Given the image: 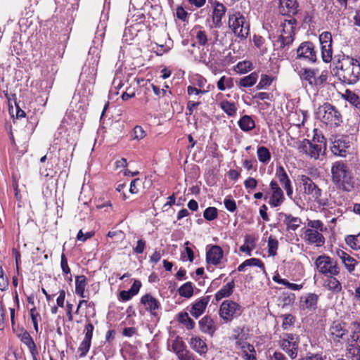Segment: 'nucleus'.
Masks as SVG:
<instances>
[{
    "mask_svg": "<svg viewBox=\"0 0 360 360\" xmlns=\"http://www.w3.org/2000/svg\"><path fill=\"white\" fill-rule=\"evenodd\" d=\"M280 215H283L285 217L283 222L286 225L287 231H295L302 223L300 218L293 217L290 214L281 212Z\"/></svg>",
    "mask_w": 360,
    "mask_h": 360,
    "instance_id": "obj_26",
    "label": "nucleus"
},
{
    "mask_svg": "<svg viewBox=\"0 0 360 360\" xmlns=\"http://www.w3.org/2000/svg\"><path fill=\"white\" fill-rule=\"evenodd\" d=\"M295 25L296 20L294 18L284 20L281 23V27H282V31L278 39V42L280 43L281 48H285L292 43L294 40Z\"/></svg>",
    "mask_w": 360,
    "mask_h": 360,
    "instance_id": "obj_11",
    "label": "nucleus"
},
{
    "mask_svg": "<svg viewBox=\"0 0 360 360\" xmlns=\"http://www.w3.org/2000/svg\"><path fill=\"white\" fill-rule=\"evenodd\" d=\"M172 350L176 353V356H178L179 359L182 358L184 356H185L186 354L190 352L188 351L186 348V345L184 342L182 341V340L177 337L172 344Z\"/></svg>",
    "mask_w": 360,
    "mask_h": 360,
    "instance_id": "obj_28",
    "label": "nucleus"
},
{
    "mask_svg": "<svg viewBox=\"0 0 360 360\" xmlns=\"http://www.w3.org/2000/svg\"><path fill=\"white\" fill-rule=\"evenodd\" d=\"M308 226L310 229L317 230L322 232L323 231V224L320 220H311L308 222Z\"/></svg>",
    "mask_w": 360,
    "mask_h": 360,
    "instance_id": "obj_58",
    "label": "nucleus"
},
{
    "mask_svg": "<svg viewBox=\"0 0 360 360\" xmlns=\"http://www.w3.org/2000/svg\"><path fill=\"white\" fill-rule=\"evenodd\" d=\"M190 347L200 355H205L207 352L205 342L200 337H192L189 341Z\"/></svg>",
    "mask_w": 360,
    "mask_h": 360,
    "instance_id": "obj_22",
    "label": "nucleus"
},
{
    "mask_svg": "<svg viewBox=\"0 0 360 360\" xmlns=\"http://www.w3.org/2000/svg\"><path fill=\"white\" fill-rule=\"evenodd\" d=\"M269 186H270L272 193H271V195L269 200V204L272 207H278L285 200V196H284L283 191L279 187L278 183L274 180H272L270 182Z\"/></svg>",
    "mask_w": 360,
    "mask_h": 360,
    "instance_id": "obj_13",
    "label": "nucleus"
},
{
    "mask_svg": "<svg viewBox=\"0 0 360 360\" xmlns=\"http://www.w3.org/2000/svg\"><path fill=\"white\" fill-rule=\"evenodd\" d=\"M146 248V242L143 240H139L136 246L134 248L133 251L136 254H141L143 252Z\"/></svg>",
    "mask_w": 360,
    "mask_h": 360,
    "instance_id": "obj_63",
    "label": "nucleus"
},
{
    "mask_svg": "<svg viewBox=\"0 0 360 360\" xmlns=\"http://www.w3.org/2000/svg\"><path fill=\"white\" fill-rule=\"evenodd\" d=\"M238 125L244 131H249L255 127V121L249 115L243 116L238 121Z\"/></svg>",
    "mask_w": 360,
    "mask_h": 360,
    "instance_id": "obj_33",
    "label": "nucleus"
},
{
    "mask_svg": "<svg viewBox=\"0 0 360 360\" xmlns=\"http://www.w3.org/2000/svg\"><path fill=\"white\" fill-rule=\"evenodd\" d=\"M210 300V296L202 297L192 306L190 314L195 319L201 316L205 310Z\"/></svg>",
    "mask_w": 360,
    "mask_h": 360,
    "instance_id": "obj_16",
    "label": "nucleus"
},
{
    "mask_svg": "<svg viewBox=\"0 0 360 360\" xmlns=\"http://www.w3.org/2000/svg\"><path fill=\"white\" fill-rule=\"evenodd\" d=\"M220 107L229 116H234L236 113L237 108L233 102L223 101L220 103Z\"/></svg>",
    "mask_w": 360,
    "mask_h": 360,
    "instance_id": "obj_38",
    "label": "nucleus"
},
{
    "mask_svg": "<svg viewBox=\"0 0 360 360\" xmlns=\"http://www.w3.org/2000/svg\"><path fill=\"white\" fill-rule=\"evenodd\" d=\"M217 209L214 207H209L204 211L203 217L208 221H212L217 217Z\"/></svg>",
    "mask_w": 360,
    "mask_h": 360,
    "instance_id": "obj_49",
    "label": "nucleus"
},
{
    "mask_svg": "<svg viewBox=\"0 0 360 360\" xmlns=\"http://www.w3.org/2000/svg\"><path fill=\"white\" fill-rule=\"evenodd\" d=\"M94 234V233L92 231L86 232L85 234H84L82 231L79 230L77 235V239L79 241L84 242L87 239L91 238Z\"/></svg>",
    "mask_w": 360,
    "mask_h": 360,
    "instance_id": "obj_62",
    "label": "nucleus"
},
{
    "mask_svg": "<svg viewBox=\"0 0 360 360\" xmlns=\"http://www.w3.org/2000/svg\"><path fill=\"white\" fill-rule=\"evenodd\" d=\"M60 267L62 269L63 272L65 274H70V269L68 264V259H67L65 254H63V253L61 255Z\"/></svg>",
    "mask_w": 360,
    "mask_h": 360,
    "instance_id": "obj_59",
    "label": "nucleus"
},
{
    "mask_svg": "<svg viewBox=\"0 0 360 360\" xmlns=\"http://www.w3.org/2000/svg\"><path fill=\"white\" fill-rule=\"evenodd\" d=\"M30 316L32 319V321L34 326V330L36 333L39 331L38 322L41 320V317L37 311L35 307H33L30 309Z\"/></svg>",
    "mask_w": 360,
    "mask_h": 360,
    "instance_id": "obj_51",
    "label": "nucleus"
},
{
    "mask_svg": "<svg viewBox=\"0 0 360 360\" xmlns=\"http://www.w3.org/2000/svg\"><path fill=\"white\" fill-rule=\"evenodd\" d=\"M223 257V250L218 245H213L207 252L206 261L209 264L217 265L220 263Z\"/></svg>",
    "mask_w": 360,
    "mask_h": 360,
    "instance_id": "obj_17",
    "label": "nucleus"
},
{
    "mask_svg": "<svg viewBox=\"0 0 360 360\" xmlns=\"http://www.w3.org/2000/svg\"><path fill=\"white\" fill-rule=\"evenodd\" d=\"M338 255L344 264L345 268L349 273H352L357 264L356 260L343 250L338 252Z\"/></svg>",
    "mask_w": 360,
    "mask_h": 360,
    "instance_id": "obj_23",
    "label": "nucleus"
},
{
    "mask_svg": "<svg viewBox=\"0 0 360 360\" xmlns=\"http://www.w3.org/2000/svg\"><path fill=\"white\" fill-rule=\"evenodd\" d=\"M276 176L278 178L279 182L281 185L285 186V185H288L291 183L285 170L282 166H280L276 172Z\"/></svg>",
    "mask_w": 360,
    "mask_h": 360,
    "instance_id": "obj_40",
    "label": "nucleus"
},
{
    "mask_svg": "<svg viewBox=\"0 0 360 360\" xmlns=\"http://www.w3.org/2000/svg\"><path fill=\"white\" fill-rule=\"evenodd\" d=\"M94 329V327L91 322L89 321L88 323H86L84 330V339H86V340H88L91 341Z\"/></svg>",
    "mask_w": 360,
    "mask_h": 360,
    "instance_id": "obj_56",
    "label": "nucleus"
},
{
    "mask_svg": "<svg viewBox=\"0 0 360 360\" xmlns=\"http://www.w3.org/2000/svg\"><path fill=\"white\" fill-rule=\"evenodd\" d=\"M300 360H326V356H322L321 354H316L310 356H306Z\"/></svg>",
    "mask_w": 360,
    "mask_h": 360,
    "instance_id": "obj_64",
    "label": "nucleus"
},
{
    "mask_svg": "<svg viewBox=\"0 0 360 360\" xmlns=\"http://www.w3.org/2000/svg\"><path fill=\"white\" fill-rule=\"evenodd\" d=\"M236 347L240 349L245 360H256L255 350L253 345L243 341H236Z\"/></svg>",
    "mask_w": 360,
    "mask_h": 360,
    "instance_id": "obj_18",
    "label": "nucleus"
},
{
    "mask_svg": "<svg viewBox=\"0 0 360 360\" xmlns=\"http://www.w3.org/2000/svg\"><path fill=\"white\" fill-rule=\"evenodd\" d=\"M323 286L334 293H338L342 290V285L335 276H327L323 281Z\"/></svg>",
    "mask_w": 360,
    "mask_h": 360,
    "instance_id": "obj_27",
    "label": "nucleus"
},
{
    "mask_svg": "<svg viewBox=\"0 0 360 360\" xmlns=\"http://www.w3.org/2000/svg\"><path fill=\"white\" fill-rule=\"evenodd\" d=\"M321 45L332 44V35L328 32H323L319 36Z\"/></svg>",
    "mask_w": 360,
    "mask_h": 360,
    "instance_id": "obj_53",
    "label": "nucleus"
},
{
    "mask_svg": "<svg viewBox=\"0 0 360 360\" xmlns=\"http://www.w3.org/2000/svg\"><path fill=\"white\" fill-rule=\"evenodd\" d=\"M226 12L225 6L220 3H217L212 12V22L216 27L221 26V19Z\"/></svg>",
    "mask_w": 360,
    "mask_h": 360,
    "instance_id": "obj_25",
    "label": "nucleus"
},
{
    "mask_svg": "<svg viewBox=\"0 0 360 360\" xmlns=\"http://www.w3.org/2000/svg\"><path fill=\"white\" fill-rule=\"evenodd\" d=\"M346 243L353 250H360V233L356 235H349L345 238Z\"/></svg>",
    "mask_w": 360,
    "mask_h": 360,
    "instance_id": "obj_35",
    "label": "nucleus"
},
{
    "mask_svg": "<svg viewBox=\"0 0 360 360\" xmlns=\"http://www.w3.org/2000/svg\"><path fill=\"white\" fill-rule=\"evenodd\" d=\"M179 293L181 297L190 298L193 295V287L191 282H187L179 289Z\"/></svg>",
    "mask_w": 360,
    "mask_h": 360,
    "instance_id": "obj_39",
    "label": "nucleus"
},
{
    "mask_svg": "<svg viewBox=\"0 0 360 360\" xmlns=\"http://www.w3.org/2000/svg\"><path fill=\"white\" fill-rule=\"evenodd\" d=\"M17 336L28 347L32 357H34L37 354V349L30 333L27 330L22 329L20 333L17 334Z\"/></svg>",
    "mask_w": 360,
    "mask_h": 360,
    "instance_id": "obj_19",
    "label": "nucleus"
},
{
    "mask_svg": "<svg viewBox=\"0 0 360 360\" xmlns=\"http://www.w3.org/2000/svg\"><path fill=\"white\" fill-rule=\"evenodd\" d=\"M321 57L324 62L328 63L332 59V54H333V50H332V44L328 45H321Z\"/></svg>",
    "mask_w": 360,
    "mask_h": 360,
    "instance_id": "obj_43",
    "label": "nucleus"
},
{
    "mask_svg": "<svg viewBox=\"0 0 360 360\" xmlns=\"http://www.w3.org/2000/svg\"><path fill=\"white\" fill-rule=\"evenodd\" d=\"M349 148V143L343 139H335L330 148L332 153L336 156L345 158L347 156V149Z\"/></svg>",
    "mask_w": 360,
    "mask_h": 360,
    "instance_id": "obj_15",
    "label": "nucleus"
},
{
    "mask_svg": "<svg viewBox=\"0 0 360 360\" xmlns=\"http://www.w3.org/2000/svg\"><path fill=\"white\" fill-rule=\"evenodd\" d=\"M258 79V73L253 72L250 75L240 79L238 86L240 87H251L255 85Z\"/></svg>",
    "mask_w": 360,
    "mask_h": 360,
    "instance_id": "obj_32",
    "label": "nucleus"
},
{
    "mask_svg": "<svg viewBox=\"0 0 360 360\" xmlns=\"http://www.w3.org/2000/svg\"><path fill=\"white\" fill-rule=\"evenodd\" d=\"M235 283L233 281L229 282L226 285H224L219 291L215 294V299L217 301H219L223 298L229 297L233 292Z\"/></svg>",
    "mask_w": 360,
    "mask_h": 360,
    "instance_id": "obj_29",
    "label": "nucleus"
},
{
    "mask_svg": "<svg viewBox=\"0 0 360 360\" xmlns=\"http://www.w3.org/2000/svg\"><path fill=\"white\" fill-rule=\"evenodd\" d=\"M285 6L290 13H297L298 7V3L297 0H286Z\"/></svg>",
    "mask_w": 360,
    "mask_h": 360,
    "instance_id": "obj_55",
    "label": "nucleus"
},
{
    "mask_svg": "<svg viewBox=\"0 0 360 360\" xmlns=\"http://www.w3.org/2000/svg\"><path fill=\"white\" fill-rule=\"evenodd\" d=\"M268 253L269 256L274 257L277 254L278 248V241L276 238H273L271 236L268 238Z\"/></svg>",
    "mask_w": 360,
    "mask_h": 360,
    "instance_id": "obj_42",
    "label": "nucleus"
},
{
    "mask_svg": "<svg viewBox=\"0 0 360 360\" xmlns=\"http://www.w3.org/2000/svg\"><path fill=\"white\" fill-rule=\"evenodd\" d=\"M331 181L338 189L349 192L354 188L352 171L343 160L335 161L331 165Z\"/></svg>",
    "mask_w": 360,
    "mask_h": 360,
    "instance_id": "obj_1",
    "label": "nucleus"
},
{
    "mask_svg": "<svg viewBox=\"0 0 360 360\" xmlns=\"http://www.w3.org/2000/svg\"><path fill=\"white\" fill-rule=\"evenodd\" d=\"M348 357L352 360H360V345H351L348 349Z\"/></svg>",
    "mask_w": 360,
    "mask_h": 360,
    "instance_id": "obj_48",
    "label": "nucleus"
},
{
    "mask_svg": "<svg viewBox=\"0 0 360 360\" xmlns=\"http://www.w3.org/2000/svg\"><path fill=\"white\" fill-rule=\"evenodd\" d=\"M141 303L144 305L146 309L152 314H155V311L160 307V302L150 294H146L142 296Z\"/></svg>",
    "mask_w": 360,
    "mask_h": 360,
    "instance_id": "obj_21",
    "label": "nucleus"
},
{
    "mask_svg": "<svg viewBox=\"0 0 360 360\" xmlns=\"http://www.w3.org/2000/svg\"><path fill=\"white\" fill-rule=\"evenodd\" d=\"M297 58L311 63L316 62V54L313 44L309 41L302 43L297 49Z\"/></svg>",
    "mask_w": 360,
    "mask_h": 360,
    "instance_id": "obj_12",
    "label": "nucleus"
},
{
    "mask_svg": "<svg viewBox=\"0 0 360 360\" xmlns=\"http://www.w3.org/2000/svg\"><path fill=\"white\" fill-rule=\"evenodd\" d=\"M146 136V132L141 126H136L133 130L134 139L141 140Z\"/></svg>",
    "mask_w": 360,
    "mask_h": 360,
    "instance_id": "obj_57",
    "label": "nucleus"
},
{
    "mask_svg": "<svg viewBox=\"0 0 360 360\" xmlns=\"http://www.w3.org/2000/svg\"><path fill=\"white\" fill-rule=\"evenodd\" d=\"M319 115L323 122L329 125L338 126L342 122V116L337 108L331 104L324 103L319 109Z\"/></svg>",
    "mask_w": 360,
    "mask_h": 360,
    "instance_id": "obj_8",
    "label": "nucleus"
},
{
    "mask_svg": "<svg viewBox=\"0 0 360 360\" xmlns=\"http://www.w3.org/2000/svg\"><path fill=\"white\" fill-rule=\"evenodd\" d=\"M295 70L297 72L301 80L306 81L311 86H321L327 80V74L322 72L319 74V70L316 68H296Z\"/></svg>",
    "mask_w": 360,
    "mask_h": 360,
    "instance_id": "obj_5",
    "label": "nucleus"
},
{
    "mask_svg": "<svg viewBox=\"0 0 360 360\" xmlns=\"http://www.w3.org/2000/svg\"><path fill=\"white\" fill-rule=\"evenodd\" d=\"M299 180L303 187L304 193L308 195L310 200L319 204L321 203L323 193L321 188L308 176L301 175Z\"/></svg>",
    "mask_w": 360,
    "mask_h": 360,
    "instance_id": "obj_9",
    "label": "nucleus"
},
{
    "mask_svg": "<svg viewBox=\"0 0 360 360\" xmlns=\"http://www.w3.org/2000/svg\"><path fill=\"white\" fill-rule=\"evenodd\" d=\"M319 296L315 293H308L301 297L300 306L303 309L314 311L317 308Z\"/></svg>",
    "mask_w": 360,
    "mask_h": 360,
    "instance_id": "obj_20",
    "label": "nucleus"
},
{
    "mask_svg": "<svg viewBox=\"0 0 360 360\" xmlns=\"http://www.w3.org/2000/svg\"><path fill=\"white\" fill-rule=\"evenodd\" d=\"M229 26L234 34L245 39L250 34V23L240 12H233L229 15Z\"/></svg>",
    "mask_w": 360,
    "mask_h": 360,
    "instance_id": "obj_3",
    "label": "nucleus"
},
{
    "mask_svg": "<svg viewBox=\"0 0 360 360\" xmlns=\"http://www.w3.org/2000/svg\"><path fill=\"white\" fill-rule=\"evenodd\" d=\"M337 75L344 83L354 84L360 79V63L349 56H343L337 65Z\"/></svg>",
    "mask_w": 360,
    "mask_h": 360,
    "instance_id": "obj_2",
    "label": "nucleus"
},
{
    "mask_svg": "<svg viewBox=\"0 0 360 360\" xmlns=\"http://www.w3.org/2000/svg\"><path fill=\"white\" fill-rule=\"evenodd\" d=\"M314 264L318 271L326 276H337L340 273L337 262L329 256L325 255L319 256Z\"/></svg>",
    "mask_w": 360,
    "mask_h": 360,
    "instance_id": "obj_7",
    "label": "nucleus"
},
{
    "mask_svg": "<svg viewBox=\"0 0 360 360\" xmlns=\"http://www.w3.org/2000/svg\"><path fill=\"white\" fill-rule=\"evenodd\" d=\"M178 321L188 330L193 329L195 326V322L189 317L187 312L179 313L178 315Z\"/></svg>",
    "mask_w": 360,
    "mask_h": 360,
    "instance_id": "obj_36",
    "label": "nucleus"
},
{
    "mask_svg": "<svg viewBox=\"0 0 360 360\" xmlns=\"http://www.w3.org/2000/svg\"><path fill=\"white\" fill-rule=\"evenodd\" d=\"M245 262V264L247 265V266H255L259 267L263 271H264V269H265L264 263L259 259L250 258V259H246Z\"/></svg>",
    "mask_w": 360,
    "mask_h": 360,
    "instance_id": "obj_54",
    "label": "nucleus"
},
{
    "mask_svg": "<svg viewBox=\"0 0 360 360\" xmlns=\"http://www.w3.org/2000/svg\"><path fill=\"white\" fill-rule=\"evenodd\" d=\"M343 96L345 100L360 110V98L356 94L349 90H347Z\"/></svg>",
    "mask_w": 360,
    "mask_h": 360,
    "instance_id": "obj_37",
    "label": "nucleus"
},
{
    "mask_svg": "<svg viewBox=\"0 0 360 360\" xmlns=\"http://www.w3.org/2000/svg\"><path fill=\"white\" fill-rule=\"evenodd\" d=\"M243 312V307L232 300H224L220 305L219 315L225 322L229 323L238 317Z\"/></svg>",
    "mask_w": 360,
    "mask_h": 360,
    "instance_id": "obj_6",
    "label": "nucleus"
},
{
    "mask_svg": "<svg viewBox=\"0 0 360 360\" xmlns=\"http://www.w3.org/2000/svg\"><path fill=\"white\" fill-rule=\"evenodd\" d=\"M252 69V64L250 61L244 60L239 62L236 65V71L240 74H245Z\"/></svg>",
    "mask_w": 360,
    "mask_h": 360,
    "instance_id": "obj_44",
    "label": "nucleus"
},
{
    "mask_svg": "<svg viewBox=\"0 0 360 360\" xmlns=\"http://www.w3.org/2000/svg\"><path fill=\"white\" fill-rule=\"evenodd\" d=\"M196 39L198 44L201 46L205 45L207 42V38L205 31H198L196 33Z\"/></svg>",
    "mask_w": 360,
    "mask_h": 360,
    "instance_id": "obj_61",
    "label": "nucleus"
},
{
    "mask_svg": "<svg viewBox=\"0 0 360 360\" xmlns=\"http://www.w3.org/2000/svg\"><path fill=\"white\" fill-rule=\"evenodd\" d=\"M352 334L351 338L353 341H354L356 345H360V323H354L352 324Z\"/></svg>",
    "mask_w": 360,
    "mask_h": 360,
    "instance_id": "obj_50",
    "label": "nucleus"
},
{
    "mask_svg": "<svg viewBox=\"0 0 360 360\" xmlns=\"http://www.w3.org/2000/svg\"><path fill=\"white\" fill-rule=\"evenodd\" d=\"M199 327L202 333H207L210 335H212L216 330L214 321L207 316H204L199 321Z\"/></svg>",
    "mask_w": 360,
    "mask_h": 360,
    "instance_id": "obj_24",
    "label": "nucleus"
},
{
    "mask_svg": "<svg viewBox=\"0 0 360 360\" xmlns=\"http://www.w3.org/2000/svg\"><path fill=\"white\" fill-rule=\"evenodd\" d=\"M217 88L220 91H224L226 88L231 89L233 86V79L222 76L217 82Z\"/></svg>",
    "mask_w": 360,
    "mask_h": 360,
    "instance_id": "obj_41",
    "label": "nucleus"
},
{
    "mask_svg": "<svg viewBox=\"0 0 360 360\" xmlns=\"http://www.w3.org/2000/svg\"><path fill=\"white\" fill-rule=\"evenodd\" d=\"M224 203L226 209L229 212H233L236 211L237 206L234 200L226 198L224 201Z\"/></svg>",
    "mask_w": 360,
    "mask_h": 360,
    "instance_id": "obj_60",
    "label": "nucleus"
},
{
    "mask_svg": "<svg viewBox=\"0 0 360 360\" xmlns=\"http://www.w3.org/2000/svg\"><path fill=\"white\" fill-rule=\"evenodd\" d=\"M300 339L297 335L292 333H282L278 340V345L291 359L297 357Z\"/></svg>",
    "mask_w": 360,
    "mask_h": 360,
    "instance_id": "obj_4",
    "label": "nucleus"
},
{
    "mask_svg": "<svg viewBox=\"0 0 360 360\" xmlns=\"http://www.w3.org/2000/svg\"><path fill=\"white\" fill-rule=\"evenodd\" d=\"M91 341L84 339L80 343L78 351L80 352L79 357H84L91 347Z\"/></svg>",
    "mask_w": 360,
    "mask_h": 360,
    "instance_id": "obj_47",
    "label": "nucleus"
},
{
    "mask_svg": "<svg viewBox=\"0 0 360 360\" xmlns=\"http://www.w3.org/2000/svg\"><path fill=\"white\" fill-rule=\"evenodd\" d=\"M87 278L85 276H77L75 277V292L81 297H85L84 291L87 285Z\"/></svg>",
    "mask_w": 360,
    "mask_h": 360,
    "instance_id": "obj_30",
    "label": "nucleus"
},
{
    "mask_svg": "<svg viewBox=\"0 0 360 360\" xmlns=\"http://www.w3.org/2000/svg\"><path fill=\"white\" fill-rule=\"evenodd\" d=\"M257 155L259 161L263 164H267L271 160L269 150L265 146H259L257 148Z\"/></svg>",
    "mask_w": 360,
    "mask_h": 360,
    "instance_id": "obj_34",
    "label": "nucleus"
},
{
    "mask_svg": "<svg viewBox=\"0 0 360 360\" xmlns=\"http://www.w3.org/2000/svg\"><path fill=\"white\" fill-rule=\"evenodd\" d=\"M304 238L307 243L316 244L317 247L323 245L325 243V238L321 232L314 229H307L304 231Z\"/></svg>",
    "mask_w": 360,
    "mask_h": 360,
    "instance_id": "obj_14",
    "label": "nucleus"
},
{
    "mask_svg": "<svg viewBox=\"0 0 360 360\" xmlns=\"http://www.w3.org/2000/svg\"><path fill=\"white\" fill-rule=\"evenodd\" d=\"M295 322V317L292 314H285L283 316L282 328L284 330L288 329L292 326Z\"/></svg>",
    "mask_w": 360,
    "mask_h": 360,
    "instance_id": "obj_52",
    "label": "nucleus"
},
{
    "mask_svg": "<svg viewBox=\"0 0 360 360\" xmlns=\"http://www.w3.org/2000/svg\"><path fill=\"white\" fill-rule=\"evenodd\" d=\"M296 148L299 153L314 160H318L322 153L321 144L313 143L307 139L297 141Z\"/></svg>",
    "mask_w": 360,
    "mask_h": 360,
    "instance_id": "obj_10",
    "label": "nucleus"
},
{
    "mask_svg": "<svg viewBox=\"0 0 360 360\" xmlns=\"http://www.w3.org/2000/svg\"><path fill=\"white\" fill-rule=\"evenodd\" d=\"M346 329L339 323H333L330 328V335L334 341H339L346 334Z\"/></svg>",
    "mask_w": 360,
    "mask_h": 360,
    "instance_id": "obj_31",
    "label": "nucleus"
},
{
    "mask_svg": "<svg viewBox=\"0 0 360 360\" xmlns=\"http://www.w3.org/2000/svg\"><path fill=\"white\" fill-rule=\"evenodd\" d=\"M313 132H314V136H313L312 139L310 141L315 143L321 144V149H323V148L325 149L326 148V139H325L324 136L317 129H314Z\"/></svg>",
    "mask_w": 360,
    "mask_h": 360,
    "instance_id": "obj_46",
    "label": "nucleus"
},
{
    "mask_svg": "<svg viewBox=\"0 0 360 360\" xmlns=\"http://www.w3.org/2000/svg\"><path fill=\"white\" fill-rule=\"evenodd\" d=\"M272 80L273 79L270 76L267 75H262L261 79L257 85L256 86V89L261 90L266 89V86H269L271 84Z\"/></svg>",
    "mask_w": 360,
    "mask_h": 360,
    "instance_id": "obj_45",
    "label": "nucleus"
}]
</instances>
